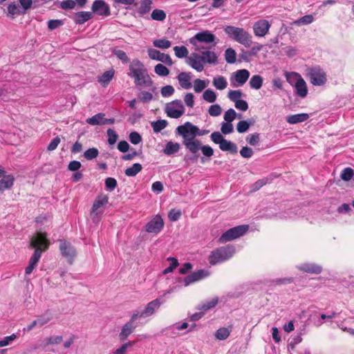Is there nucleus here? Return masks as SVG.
I'll use <instances>...</instances> for the list:
<instances>
[{"instance_id":"obj_1","label":"nucleus","mask_w":354,"mask_h":354,"mask_svg":"<svg viewBox=\"0 0 354 354\" xmlns=\"http://www.w3.org/2000/svg\"><path fill=\"white\" fill-rule=\"evenodd\" d=\"M196 126L189 122L178 126L177 133L183 137V144L190 153L201 151L206 157H211L214 154L213 149L209 145H202L201 142L196 139Z\"/></svg>"},{"instance_id":"obj_2","label":"nucleus","mask_w":354,"mask_h":354,"mask_svg":"<svg viewBox=\"0 0 354 354\" xmlns=\"http://www.w3.org/2000/svg\"><path fill=\"white\" fill-rule=\"evenodd\" d=\"M30 246L35 248V252L30 259L28 266L26 268V274L32 273L37 266L42 252L48 248L49 241L47 239V234L44 232H37L31 238Z\"/></svg>"},{"instance_id":"obj_3","label":"nucleus","mask_w":354,"mask_h":354,"mask_svg":"<svg viewBox=\"0 0 354 354\" xmlns=\"http://www.w3.org/2000/svg\"><path fill=\"white\" fill-rule=\"evenodd\" d=\"M127 75L133 79L136 86L149 87L153 84L151 78L148 74L147 70L143 63L138 59H133L129 65Z\"/></svg>"},{"instance_id":"obj_4","label":"nucleus","mask_w":354,"mask_h":354,"mask_svg":"<svg viewBox=\"0 0 354 354\" xmlns=\"http://www.w3.org/2000/svg\"><path fill=\"white\" fill-rule=\"evenodd\" d=\"M223 30L230 39L246 48H249L252 46V36L244 28L234 26H226Z\"/></svg>"},{"instance_id":"obj_5","label":"nucleus","mask_w":354,"mask_h":354,"mask_svg":"<svg viewBox=\"0 0 354 354\" xmlns=\"http://www.w3.org/2000/svg\"><path fill=\"white\" fill-rule=\"evenodd\" d=\"M235 253V248L234 245H227L221 247L212 252L209 257V262L212 265L222 263L228 260Z\"/></svg>"},{"instance_id":"obj_6","label":"nucleus","mask_w":354,"mask_h":354,"mask_svg":"<svg viewBox=\"0 0 354 354\" xmlns=\"http://www.w3.org/2000/svg\"><path fill=\"white\" fill-rule=\"evenodd\" d=\"M216 37L214 34L208 30H204L198 32L194 37L189 39V43L192 44L195 50L197 51H201L204 49V47L201 43L211 44L214 43Z\"/></svg>"},{"instance_id":"obj_7","label":"nucleus","mask_w":354,"mask_h":354,"mask_svg":"<svg viewBox=\"0 0 354 354\" xmlns=\"http://www.w3.org/2000/svg\"><path fill=\"white\" fill-rule=\"evenodd\" d=\"M306 75L314 86H323L327 81L325 71L319 66H313L307 69Z\"/></svg>"},{"instance_id":"obj_8","label":"nucleus","mask_w":354,"mask_h":354,"mask_svg":"<svg viewBox=\"0 0 354 354\" xmlns=\"http://www.w3.org/2000/svg\"><path fill=\"white\" fill-rule=\"evenodd\" d=\"M248 225H238L230 228L221 236L218 241L221 243L231 241L243 236L248 232Z\"/></svg>"},{"instance_id":"obj_9","label":"nucleus","mask_w":354,"mask_h":354,"mask_svg":"<svg viewBox=\"0 0 354 354\" xmlns=\"http://www.w3.org/2000/svg\"><path fill=\"white\" fill-rule=\"evenodd\" d=\"M109 198L106 195L101 194L98 196L93 204L91 211V217L93 222H98L100 216L103 214L104 210V205L107 204Z\"/></svg>"},{"instance_id":"obj_10","label":"nucleus","mask_w":354,"mask_h":354,"mask_svg":"<svg viewBox=\"0 0 354 354\" xmlns=\"http://www.w3.org/2000/svg\"><path fill=\"white\" fill-rule=\"evenodd\" d=\"M165 113L168 117L177 119L184 114L185 107L180 100H176L166 104Z\"/></svg>"},{"instance_id":"obj_11","label":"nucleus","mask_w":354,"mask_h":354,"mask_svg":"<svg viewBox=\"0 0 354 354\" xmlns=\"http://www.w3.org/2000/svg\"><path fill=\"white\" fill-rule=\"evenodd\" d=\"M162 304L160 299H156L149 302L142 310H135L133 313L138 315V319L149 317L155 314Z\"/></svg>"},{"instance_id":"obj_12","label":"nucleus","mask_w":354,"mask_h":354,"mask_svg":"<svg viewBox=\"0 0 354 354\" xmlns=\"http://www.w3.org/2000/svg\"><path fill=\"white\" fill-rule=\"evenodd\" d=\"M209 276V272L205 270H198L187 275L184 279H179L178 281L182 282L184 286H188L195 282L199 281Z\"/></svg>"},{"instance_id":"obj_13","label":"nucleus","mask_w":354,"mask_h":354,"mask_svg":"<svg viewBox=\"0 0 354 354\" xmlns=\"http://www.w3.org/2000/svg\"><path fill=\"white\" fill-rule=\"evenodd\" d=\"M250 72L247 69H240L234 72L230 77V83L233 87L242 86L248 80Z\"/></svg>"},{"instance_id":"obj_14","label":"nucleus","mask_w":354,"mask_h":354,"mask_svg":"<svg viewBox=\"0 0 354 354\" xmlns=\"http://www.w3.org/2000/svg\"><path fill=\"white\" fill-rule=\"evenodd\" d=\"M164 227V221L162 217L157 214L154 216L145 226V231L148 233L158 234Z\"/></svg>"},{"instance_id":"obj_15","label":"nucleus","mask_w":354,"mask_h":354,"mask_svg":"<svg viewBox=\"0 0 354 354\" xmlns=\"http://www.w3.org/2000/svg\"><path fill=\"white\" fill-rule=\"evenodd\" d=\"M271 24L266 19H259L253 24V32L256 37H265L269 32Z\"/></svg>"},{"instance_id":"obj_16","label":"nucleus","mask_w":354,"mask_h":354,"mask_svg":"<svg viewBox=\"0 0 354 354\" xmlns=\"http://www.w3.org/2000/svg\"><path fill=\"white\" fill-rule=\"evenodd\" d=\"M59 250L62 256L67 259L69 263L73 262L74 258L76 257V250L71 243L66 241H60Z\"/></svg>"},{"instance_id":"obj_17","label":"nucleus","mask_w":354,"mask_h":354,"mask_svg":"<svg viewBox=\"0 0 354 354\" xmlns=\"http://www.w3.org/2000/svg\"><path fill=\"white\" fill-rule=\"evenodd\" d=\"M147 53L150 59L161 62L168 66L173 64L171 57L164 53H161L160 50L155 48H149L147 49Z\"/></svg>"},{"instance_id":"obj_18","label":"nucleus","mask_w":354,"mask_h":354,"mask_svg":"<svg viewBox=\"0 0 354 354\" xmlns=\"http://www.w3.org/2000/svg\"><path fill=\"white\" fill-rule=\"evenodd\" d=\"M138 319V315L132 314L130 320L127 322L122 328L119 334L121 340L126 339L136 329V325L135 321Z\"/></svg>"},{"instance_id":"obj_19","label":"nucleus","mask_w":354,"mask_h":354,"mask_svg":"<svg viewBox=\"0 0 354 354\" xmlns=\"http://www.w3.org/2000/svg\"><path fill=\"white\" fill-rule=\"evenodd\" d=\"M187 64L197 72L204 69V62L200 54L193 53L187 59Z\"/></svg>"},{"instance_id":"obj_20","label":"nucleus","mask_w":354,"mask_h":354,"mask_svg":"<svg viewBox=\"0 0 354 354\" xmlns=\"http://www.w3.org/2000/svg\"><path fill=\"white\" fill-rule=\"evenodd\" d=\"M92 11L101 16H109L111 14L109 6L102 0H96L93 2Z\"/></svg>"},{"instance_id":"obj_21","label":"nucleus","mask_w":354,"mask_h":354,"mask_svg":"<svg viewBox=\"0 0 354 354\" xmlns=\"http://www.w3.org/2000/svg\"><path fill=\"white\" fill-rule=\"evenodd\" d=\"M177 80L182 88L188 90L192 87V74L191 72H180L177 76Z\"/></svg>"},{"instance_id":"obj_22","label":"nucleus","mask_w":354,"mask_h":354,"mask_svg":"<svg viewBox=\"0 0 354 354\" xmlns=\"http://www.w3.org/2000/svg\"><path fill=\"white\" fill-rule=\"evenodd\" d=\"M297 268L301 271L312 273V274H319L322 270V266L312 263H304L297 266Z\"/></svg>"},{"instance_id":"obj_23","label":"nucleus","mask_w":354,"mask_h":354,"mask_svg":"<svg viewBox=\"0 0 354 354\" xmlns=\"http://www.w3.org/2000/svg\"><path fill=\"white\" fill-rule=\"evenodd\" d=\"M201 53V56L203 59V61L205 63H207L209 64H216L218 62V57L216 53L211 50H203L200 51Z\"/></svg>"},{"instance_id":"obj_24","label":"nucleus","mask_w":354,"mask_h":354,"mask_svg":"<svg viewBox=\"0 0 354 354\" xmlns=\"http://www.w3.org/2000/svg\"><path fill=\"white\" fill-rule=\"evenodd\" d=\"M285 77L287 82L292 86L295 87L304 79L300 74L296 72H286Z\"/></svg>"},{"instance_id":"obj_25","label":"nucleus","mask_w":354,"mask_h":354,"mask_svg":"<svg viewBox=\"0 0 354 354\" xmlns=\"http://www.w3.org/2000/svg\"><path fill=\"white\" fill-rule=\"evenodd\" d=\"M218 298L217 297H214L199 304L196 308L199 310H203L204 313H205L206 311L214 308L218 304Z\"/></svg>"},{"instance_id":"obj_26","label":"nucleus","mask_w":354,"mask_h":354,"mask_svg":"<svg viewBox=\"0 0 354 354\" xmlns=\"http://www.w3.org/2000/svg\"><path fill=\"white\" fill-rule=\"evenodd\" d=\"M308 118H309V115L307 113H298V114L288 115L286 118V121L289 124H294L303 122L307 120L308 119Z\"/></svg>"},{"instance_id":"obj_27","label":"nucleus","mask_w":354,"mask_h":354,"mask_svg":"<svg viewBox=\"0 0 354 354\" xmlns=\"http://www.w3.org/2000/svg\"><path fill=\"white\" fill-rule=\"evenodd\" d=\"M213 86L219 91L225 89L227 86V79L221 75H216L212 80Z\"/></svg>"},{"instance_id":"obj_28","label":"nucleus","mask_w":354,"mask_h":354,"mask_svg":"<svg viewBox=\"0 0 354 354\" xmlns=\"http://www.w3.org/2000/svg\"><path fill=\"white\" fill-rule=\"evenodd\" d=\"M115 74V71L111 68L109 71H105L101 76L98 77V82L103 86H106L113 79Z\"/></svg>"},{"instance_id":"obj_29","label":"nucleus","mask_w":354,"mask_h":354,"mask_svg":"<svg viewBox=\"0 0 354 354\" xmlns=\"http://www.w3.org/2000/svg\"><path fill=\"white\" fill-rule=\"evenodd\" d=\"M93 17V14L91 12L82 11L77 12L75 15L74 20L77 24H82L86 21L91 19Z\"/></svg>"},{"instance_id":"obj_30","label":"nucleus","mask_w":354,"mask_h":354,"mask_svg":"<svg viewBox=\"0 0 354 354\" xmlns=\"http://www.w3.org/2000/svg\"><path fill=\"white\" fill-rule=\"evenodd\" d=\"M209 81L208 80L196 79L193 82V89L195 93H199L209 85Z\"/></svg>"},{"instance_id":"obj_31","label":"nucleus","mask_w":354,"mask_h":354,"mask_svg":"<svg viewBox=\"0 0 354 354\" xmlns=\"http://www.w3.org/2000/svg\"><path fill=\"white\" fill-rule=\"evenodd\" d=\"M294 89L295 94L301 98L306 97L308 94L307 84L304 80L297 84Z\"/></svg>"},{"instance_id":"obj_32","label":"nucleus","mask_w":354,"mask_h":354,"mask_svg":"<svg viewBox=\"0 0 354 354\" xmlns=\"http://www.w3.org/2000/svg\"><path fill=\"white\" fill-rule=\"evenodd\" d=\"M3 176V178L0 180V191L11 188L15 181V178L12 175Z\"/></svg>"},{"instance_id":"obj_33","label":"nucleus","mask_w":354,"mask_h":354,"mask_svg":"<svg viewBox=\"0 0 354 354\" xmlns=\"http://www.w3.org/2000/svg\"><path fill=\"white\" fill-rule=\"evenodd\" d=\"M219 148L221 150H222L223 151H228L231 153H237L236 145L234 142H232L231 141H228L225 139L223 141L222 143H221Z\"/></svg>"},{"instance_id":"obj_34","label":"nucleus","mask_w":354,"mask_h":354,"mask_svg":"<svg viewBox=\"0 0 354 354\" xmlns=\"http://www.w3.org/2000/svg\"><path fill=\"white\" fill-rule=\"evenodd\" d=\"M180 149V145L178 142L169 141L167 143L165 148L163 150L165 154L171 156L177 153Z\"/></svg>"},{"instance_id":"obj_35","label":"nucleus","mask_w":354,"mask_h":354,"mask_svg":"<svg viewBox=\"0 0 354 354\" xmlns=\"http://www.w3.org/2000/svg\"><path fill=\"white\" fill-rule=\"evenodd\" d=\"M104 113H97L93 117L86 119V122L93 126L104 124Z\"/></svg>"},{"instance_id":"obj_36","label":"nucleus","mask_w":354,"mask_h":354,"mask_svg":"<svg viewBox=\"0 0 354 354\" xmlns=\"http://www.w3.org/2000/svg\"><path fill=\"white\" fill-rule=\"evenodd\" d=\"M263 77L259 75L252 76L249 81L250 86L255 90H259L263 85Z\"/></svg>"},{"instance_id":"obj_37","label":"nucleus","mask_w":354,"mask_h":354,"mask_svg":"<svg viewBox=\"0 0 354 354\" xmlns=\"http://www.w3.org/2000/svg\"><path fill=\"white\" fill-rule=\"evenodd\" d=\"M151 0H143L140 7L138 8V12L140 16L148 13L151 8Z\"/></svg>"},{"instance_id":"obj_38","label":"nucleus","mask_w":354,"mask_h":354,"mask_svg":"<svg viewBox=\"0 0 354 354\" xmlns=\"http://www.w3.org/2000/svg\"><path fill=\"white\" fill-rule=\"evenodd\" d=\"M224 56L226 62L228 64H234L236 61V51L232 48L225 50Z\"/></svg>"},{"instance_id":"obj_39","label":"nucleus","mask_w":354,"mask_h":354,"mask_svg":"<svg viewBox=\"0 0 354 354\" xmlns=\"http://www.w3.org/2000/svg\"><path fill=\"white\" fill-rule=\"evenodd\" d=\"M153 45L156 48L167 49L171 46V42L167 39L162 38L153 40Z\"/></svg>"},{"instance_id":"obj_40","label":"nucleus","mask_w":354,"mask_h":354,"mask_svg":"<svg viewBox=\"0 0 354 354\" xmlns=\"http://www.w3.org/2000/svg\"><path fill=\"white\" fill-rule=\"evenodd\" d=\"M142 169V167L140 163H134L131 167L125 169L124 174L127 176H135Z\"/></svg>"},{"instance_id":"obj_41","label":"nucleus","mask_w":354,"mask_h":354,"mask_svg":"<svg viewBox=\"0 0 354 354\" xmlns=\"http://www.w3.org/2000/svg\"><path fill=\"white\" fill-rule=\"evenodd\" d=\"M314 19L315 18L313 15H307L295 21L293 24L296 26L308 25L313 23Z\"/></svg>"},{"instance_id":"obj_42","label":"nucleus","mask_w":354,"mask_h":354,"mask_svg":"<svg viewBox=\"0 0 354 354\" xmlns=\"http://www.w3.org/2000/svg\"><path fill=\"white\" fill-rule=\"evenodd\" d=\"M216 94L212 89H207L203 93V98L209 103H213L216 100Z\"/></svg>"},{"instance_id":"obj_43","label":"nucleus","mask_w":354,"mask_h":354,"mask_svg":"<svg viewBox=\"0 0 354 354\" xmlns=\"http://www.w3.org/2000/svg\"><path fill=\"white\" fill-rule=\"evenodd\" d=\"M151 17L153 20L162 21L166 18V13L162 10L154 9L151 14Z\"/></svg>"},{"instance_id":"obj_44","label":"nucleus","mask_w":354,"mask_h":354,"mask_svg":"<svg viewBox=\"0 0 354 354\" xmlns=\"http://www.w3.org/2000/svg\"><path fill=\"white\" fill-rule=\"evenodd\" d=\"M167 122L165 120H159L151 122V127L155 133H158L167 126Z\"/></svg>"},{"instance_id":"obj_45","label":"nucleus","mask_w":354,"mask_h":354,"mask_svg":"<svg viewBox=\"0 0 354 354\" xmlns=\"http://www.w3.org/2000/svg\"><path fill=\"white\" fill-rule=\"evenodd\" d=\"M138 100L143 103H149L153 100V94L149 91H142L138 94Z\"/></svg>"},{"instance_id":"obj_46","label":"nucleus","mask_w":354,"mask_h":354,"mask_svg":"<svg viewBox=\"0 0 354 354\" xmlns=\"http://www.w3.org/2000/svg\"><path fill=\"white\" fill-rule=\"evenodd\" d=\"M230 334V330L228 328L223 327L220 328L216 330L215 337L219 340H225L229 337Z\"/></svg>"},{"instance_id":"obj_47","label":"nucleus","mask_w":354,"mask_h":354,"mask_svg":"<svg viewBox=\"0 0 354 354\" xmlns=\"http://www.w3.org/2000/svg\"><path fill=\"white\" fill-rule=\"evenodd\" d=\"M52 319L51 314L49 311L45 312L41 315L39 316L37 321L39 323V327H41L46 324L48 323Z\"/></svg>"},{"instance_id":"obj_48","label":"nucleus","mask_w":354,"mask_h":354,"mask_svg":"<svg viewBox=\"0 0 354 354\" xmlns=\"http://www.w3.org/2000/svg\"><path fill=\"white\" fill-rule=\"evenodd\" d=\"M174 51L175 55L178 58L186 57L189 53L187 48L184 46H175L174 48Z\"/></svg>"},{"instance_id":"obj_49","label":"nucleus","mask_w":354,"mask_h":354,"mask_svg":"<svg viewBox=\"0 0 354 354\" xmlns=\"http://www.w3.org/2000/svg\"><path fill=\"white\" fill-rule=\"evenodd\" d=\"M155 73L161 77L167 76L169 73V70L163 64H158L154 68Z\"/></svg>"},{"instance_id":"obj_50","label":"nucleus","mask_w":354,"mask_h":354,"mask_svg":"<svg viewBox=\"0 0 354 354\" xmlns=\"http://www.w3.org/2000/svg\"><path fill=\"white\" fill-rule=\"evenodd\" d=\"M222 113L221 106L218 104H212L208 109V113L212 117H217L220 115Z\"/></svg>"},{"instance_id":"obj_51","label":"nucleus","mask_w":354,"mask_h":354,"mask_svg":"<svg viewBox=\"0 0 354 354\" xmlns=\"http://www.w3.org/2000/svg\"><path fill=\"white\" fill-rule=\"evenodd\" d=\"M98 154H99L98 149L93 147V148H90V149H87L86 151H84V156L86 160H93V159L97 158Z\"/></svg>"},{"instance_id":"obj_52","label":"nucleus","mask_w":354,"mask_h":354,"mask_svg":"<svg viewBox=\"0 0 354 354\" xmlns=\"http://www.w3.org/2000/svg\"><path fill=\"white\" fill-rule=\"evenodd\" d=\"M242 95L243 93L239 90H231L228 92L227 94L228 98L234 103L241 100Z\"/></svg>"},{"instance_id":"obj_53","label":"nucleus","mask_w":354,"mask_h":354,"mask_svg":"<svg viewBox=\"0 0 354 354\" xmlns=\"http://www.w3.org/2000/svg\"><path fill=\"white\" fill-rule=\"evenodd\" d=\"M175 92L174 88L171 85H167L161 88L160 93L163 97H169Z\"/></svg>"},{"instance_id":"obj_54","label":"nucleus","mask_w":354,"mask_h":354,"mask_svg":"<svg viewBox=\"0 0 354 354\" xmlns=\"http://www.w3.org/2000/svg\"><path fill=\"white\" fill-rule=\"evenodd\" d=\"M167 261H171V264L168 268H165L162 271V273L164 274H167L169 272H173V270L178 266V260L175 258L169 257V258H167Z\"/></svg>"},{"instance_id":"obj_55","label":"nucleus","mask_w":354,"mask_h":354,"mask_svg":"<svg viewBox=\"0 0 354 354\" xmlns=\"http://www.w3.org/2000/svg\"><path fill=\"white\" fill-rule=\"evenodd\" d=\"M108 142L110 145H114L118 138V135L115 131L109 129L107 130Z\"/></svg>"},{"instance_id":"obj_56","label":"nucleus","mask_w":354,"mask_h":354,"mask_svg":"<svg viewBox=\"0 0 354 354\" xmlns=\"http://www.w3.org/2000/svg\"><path fill=\"white\" fill-rule=\"evenodd\" d=\"M221 131L223 134H230L233 132L234 127L232 122H224L221 124Z\"/></svg>"},{"instance_id":"obj_57","label":"nucleus","mask_w":354,"mask_h":354,"mask_svg":"<svg viewBox=\"0 0 354 354\" xmlns=\"http://www.w3.org/2000/svg\"><path fill=\"white\" fill-rule=\"evenodd\" d=\"M353 176V171L350 167L344 169L341 173V178L345 181L350 180Z\"/></svg>"},{"instance_id":"obj_58","label":"nucleus","mask_w":354,"mask_h":354,"mask_svg":"<svg viewBox=\"0 0 354 354\" xmlns=\"http://www.w3.org/2000/svg\"><path fill=\"white\" fill-rule=\"evenodd\" d=\"M236 117V113L233 109H230L225 111L223 118L225 122H232Z\"/></svg>"},{"instance_id":"obj_59","label":"nucleus","mask_w":354,"mask_h":354,"mask_svg":"<svg viewBox=\"0 0 354 354\" xmlns=\"http://www.w3.org/2000/svg\"><path fill=\"white\" fill-rule=\"evenodd\" d=\"M134 344V342H129L123 344L120 348H117L114 351V354H127V349L129 347L133 346Z\"/></svg>"},{"instance_id":"obj_60","label":"nucleus","mask_w":354,"mask_h":354,"mask_svg":"<svg viewBox=\"0 0 354 354\" xmlns=\"http://www.w3.org/2000/svg\"><path fill=\"white\" fill-rule=\"evenodd\" d=\"M211 140L216 144L221 145V143L225 140L222 134L218 131L213 132L211 136Z\"/></svg>"},{"instance_id":"obj_61","label":"nucleus","mask_w":354,"mask_h":354,"mask_svg":"<svg viewBox=\"0 0 354 354\" xmlns=\"http://www.w3.org/2000/svg\"><path fill=\"white\" fill-rule=\"evenodd\" d=\"M250 127V124L245 120H241L239 122L236 126V130L239 133L246 132Z\"/></svg>"},{"instance_id":"obj_62","label":"nucleus","mask_w":354,"mask_h":354,"mask_svg":"<svg viewBox=\"0 0 354 354\" xmlns=\"http://www.w3.org/2000/svg\"><path fill=\"white\" fill-rule=\"evenodd\" d=\"M184 102L188 107L192 108L194 105V95L192 93H187L184 97Z\"/></svg>"},{"instance_id":"obj_63","label":"nucleus","mask_w":354,"mask_h":354,"mask_svg":"<svg viewBox=\"0 0 354 354\" xmlns=\"http://www.w3.org/2000/svg\"><path fill=\"white\" fill-rule=\"evenodd\" d=\"M129 140L132 144L138 145L142 141V138L138 132L133 131L129 135Z\"/></svg>"},{"instance_id":"obj_64","label":"nucleus","mask_w":354,"mask_h":354,"mask_svg":"<svg viewBox=\"0 0 354 354\" xmlns=\"http://www.w3.org/2000/svg\"><path fill=\"white\" fill-rule=\"evenodd\" d=\"M105 185L108 190L112 191L117 186V181L113 178H107L105 180Z\"/></svg>"}]
</instances>
